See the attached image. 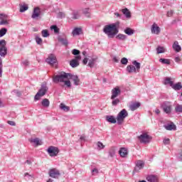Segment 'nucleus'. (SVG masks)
Instances as JSON below:
<instances>
[{"instance_id": "obj_1", "label": "nucleus", "mask_w": 182, "mask_h": 182, "mask_svg": "<svg viewBox=\"0 0 182 182\" xmlns=\"http://www.w3.org/2000/svg\"><path fill=\"white\" fill-rule=\"evenodd\" d=\"M120 22H116L109 25H107L103 28V32L107 35L108 38H114L119 33V28Z\"/></svg>"}, {"instance_id": "obj_2", "label": "nucleus", "mask_w": 182, "mask_h": 182, "mask_svg": "<svg viewBox=\"0 0 182 182\" xmlns=\"http://www.w3.org/2000/svg\"><path fill=\"white\" fill-rule=\"evenodd\" d=\"M70 76V73L61 72L60 74L56 75L53 77V82L54 83H64L65 80H69Z\"/></svg>"}, {"instance_id": "obj_3", "label": "nucleus", "mask_w": 182, "mask_h": 182, "mask_svg": "<svg viewBox=\"0 0 182 182\" xmlns=\"http://www.w3.org/2000/svg\"><path fill=\"white\" fill-rule=\"evenodd\" d=\"M48 90H49V88L46 85V83H43L41 85V87L38 92L36 93V95L34 97V100H39L42 97L45 96L46 93L48 92Z\"/></svg>"}, {"instance_id": "obj_4", "label": "nucleus", "mask_w": 182, "mask_h": 182, "mask_svg": "<svg viewBox=\"0 0 182 182\" xmlns=\"http://www.w3.org/2000/svg\"><path fill=\"white\" fill-rule=\"evenodd\" d=\"M127 116H129V113L127 112V110H126V109H123L122 110H121L117 116V124H119V126L123 124L124 119H126V117H127Z\"/></svg>"}, {"instance_id": "obj_5", "label": "nucleus", "mask_w": 182, "mask_h": 182, "mask_svg": "<svg viewBox=\"0 0 182 182\" xmlns=\"http://www.w3.org/2000/svg\"><path fill=\"white\" fill-rule=\"evenodd\" d=\"M8 54V48H6V41L0 40V56L5 58Z\"/></svg>"}, {"instance_id": "obj_6", "label": "nucleus", "mask_w": 182, "mask_h": 182, "mask_svg": "<svg viewBox=\"0 0 182 182\" xmlns=\"http://www.w3.org/2000/svg\"><path fill=\"white\" fill-rule=\"evenodd\" d=\"M161 107L163 109L164 113H166V114H170V113H171L173 106L170 102L165 101L161 105Z\"/></svg>"}, {"instance_id": "obj_7", "label": "nucleus", "mask_w": 182, "mask_h": 182, "mask_svg": "<svg viewBox=\"0 0 182 182\" xmlns=\"http://www.w3.org/2000/svg\"><path fill=\"white\" fill-rule=\"evenodd\" d=\"M138 139L140 143H143L144 144H148L151 141V136H150L147 133H143L140 136H138Z\"/></svg>"}, {"instance_id": "obj_8", "label": "nucleus", "mask_w": 182, "mask_h": 182, "mask_svg": "<svg viewBox=\"0 0 182 182\" xmlns=\"http://www.w3.org/2000/svg\"><path fill=\"white\" fill-rule=\"evenodd\" d=\"M47 153L50 157H56L59 154V149L56 146H50L48 148Z\"/></svg>"}, {"instance_id": "obj_9", "label": "nucleus", "mask_w": 182, "mask_h": 182, "mask_svg": "<svg viewBox=\"0 0 182 182\" xmlns=\"http://www.w3.org/2000/svg\"><path fill=\"white\" fill-rule=\"evenodd\" d=\"M48 176L52 178H59L60 177V171L55 168H51L48 171Z\"/></svg>"}, {"instance_id": "obj_10", "label": "nucleus", "mask_w": 182, "mask_h": 182, "mask_svg": "<svg viewBox=\"0 0 182 182\" xmlns=\"http://www.w3.org/2000/svg\"><path fill=\"white\" fill-rule=\"evenodd\" d=\"M112 95H111V100H114L118 96H120L122 93V90H120V87H115L113 88L111 91Z\"/></svg>"}, {"instance_id": "obj_11", "label": "nucleus", "mask_w": 182, "mask_h": 182, "mask_svg": "<svg viewBox=\"0 0 182 182\" xmlns=\"http://www.w3.org/2000/svg\"><path fill=\"white\" fill-rule=\"evenodd\" d=\"M46 62H47V63H48L49 65H55V63L58 62V60L56 59V55H55V54H50L48 58L46 60Z\"/></svg>"}, {"instance_id": "obj_12", "label": "nucleus", "mask_w": 182, "mask_h": 182, "mask_svg": "<svg viewBox=\"0 0 182 182\" xmlns=\"http://www.w3.org/2000/svg\"><path fill=\"white\" fill-rule=\"evenodd\" d=\"M151 32L154 35H159L160 32H161V29H160L157 23H154L151 27Z\"/></svg>"}, {"instance_id": "obj_13", "label": "nucleus", "mask_w": 182, "mask_h": 182, "mask_svg": "<svg viewBox=\"0 0 182 182\" xmlns=\"http://www.w3.org/2000/svg\"><path fill=\"white\" fill-rule=\"evenodd\" d=\"M39 16H41V9L39 7H36L33 9L31 18L32 19H38Z\"/></svg>"}, {"instance_id": "obj_14", "label": "nucleus", "mask_w": 182, "mask_h": 182, "mask_svg": "<svg viewBox=\"0 0 182 182\" xmlns=\"http://www.w3.org/2000/svg\"><path fill=\"white\" fill-rule=\"evenodd\" d=\"M144 168V161L142 160H138L136 163V166L134 168V171H140L142 168Z\"/></svg>"}, {"instance_id": "obj_15", "label": "nucleus", "mask_w": 182, "mask_h": 182, "mask_svg": "<svg viewBox=\"0 0 182 182\" xmlns=\"http://www.w3.org/2000/svg\"><path fill=\"white\" fill-rule=\"evenodd\" d=\"M68 79H71V80L74 82V85L75 86H79V85H80V79H79V77H77V75H73L70 74Z\"/></svg>"}, {"instance_id": "obj_16", "label": "nucleus", "mask_w": 182, "mask_h": 182, "mask_svg": "<svg viewBox=\"0 0 182 182\" xmlns=\"http://www.w3.org/2000/svg\"><path fill=\"white\" fill-rule=\"evenodd\" d=\"M119 154L121 157L126 159L129 154V151L127 150V148H120L119 151Z\"/></svg>"}, {"instance_id": "obj_17", "label": "nucleus", "mask_w": 182, "mask_h": 182, "mask_svg": "<svg viewBox=\"0 0 182 182\" xmlns=\"http://www.w3.org/2000/svg\"><path fill=\"white\" fill-rule=\"evenodd\" d=\"M83 33V30L82 28H75L72 31V35L73 36H79V35H82Z\"/></svg>"}, {"instance_id": "obj_18", "label": "nucleus", "mask_w": 182, "mask_h": 182, "mask_svg": "<svg viewBox=\"0 0 182 182\" xmlns=\"http://www.w3.org/2000/svg\"><path fill=\"white\" fill-rule=\"evenodd\" d=\"M146 180L148 182H159V177L155 175H148L146 176Z\"/></svg>"}, {"instance_id": "obj_19", "label": "nucleus", "mask_w": 182, "mask_h": 182, "mask_svg": "<svg viewBox=\"0 0 182 182\" xmlns=\"http://www.w3.org/2000/svg\"><path fill=\"white\" fill-rule=\"evenodd\" d=\"M140 106V102H134L129 105V108L132 112H134V110H137Z\"/></svg>"}, {"instance_id": "obj_20", "label": "nucleus", "mask_w": 182, "mask_h": 182, "mask_svg": "<svg viewBox=\"0 0 182 182\" xmlns=\"http://www.w3.org/2000/svg\"><path fill=\"white\" fill-rule=\"evenodd\" d=\"M164 127L166 130H177V127L173 123L166 124Z\"/></svg>"}, {"instance_id": "obj_21", "label": "nucleus", "mask_w": 182, "mask_h": 182, "mask_svg": "<svg viewBox=\"0 0 182 182\" xmlns=\"http://www.w3.org/2000/svg\"><path fill=\"white\" fill-rule=\"evenodd\" d=\"M106 120L107 122H108V123H112V124L117 123V120L113 115L106 116Z\"/></svg>"}, {"instance_id": "obj_22", "label": "nucleus", "mask_w": 182, "mask_h": 182, "mask_svg": "<svg viewBox=\"0 0 182 182\" xmlns=\"http://www.w3.org/2000/svg\"><path fill=\"white\" fill-rule=\"evenodd\" d=\"M58 42L62 43L64 46H68L69 45V41H68L67 38L58 36Z\"/></svg>"}, {"instance_id": "obj_23", "label": "nucleus", "mask_w": 182, "mask_h": 182, "mask_svg": "<svg viewBox=\"0 0 182 182\" xmlns=\"http://www.w3.org/2000/svg\"><path fill=\"white\" fill-rule=\"evenodd\" d=\"M172 48L175 52H181V46L178 45V41L173 42Z\"/></svg>"}, {"instance_id": "obj_24", "label": "nucleus", "mask_w": 182, "mask_h": 182, "mask_svg": "<svg viewBox=\"0 0 182 182\" xmlns=\"http://www.w3.org/2000/svg\"><path fill=\"white\" fill-rule=\"evenodd\" d=\"M124 33H126V35H128V36H132V35L134 34V30L127 27V28H125L124 30Z\"/></svg>"}, {"instance_id": "obj_25", "label": "nucleus", "mask_w": 182, "mask_h": 182, "mask_svg": "<svg viewBox=\"0 0 182 182\" xmlns=\"http://www.w3.org/2000/svg\"><path fill=\"white\" fill-rule=\"evenodd\" d=\"M122 14H124L128 19H130L132 18V13H130V11H129L128 9H122Z\"/></svg>"}, {"instance_id": "obj_26", "label": "nucleus", "mask_w": 182, "mask_h": 182, "mask_svg": "<svg viewBox=\"0 0 182 182\" xmlns=\"http://www.w3.org/2000/svg\"><path fill=\"white\" fill-rule=\"evenodd\" d=\"M127 70L128 73H136V72H137L136 70V67L134 65H128L127 67Z\"/></svg>"}, {"instance_id": "obj_27", "label": "nucleus", "mask_w": 182, "mask_h": 182, "mask_svg": "<svg viewBox=\"0 0 182 182\" xmlns=\"http://www.w3.org/2000/svg\"><path fill=\"white\" fill-rule=\"evenodd\" d=\"M41 105L43 107H49L50 102H49V100L48 98H46L41 101Z\"/></svg>"}, {"instance_id": "obj_28", "label": "nucleus", "mask_w": 182, "mask_h": 182, "mask_svg": "<svg viewBox=\"0 0 182 182\" xmlns=\"http://www.w3.org/2000/svg\"><path fill=\"white\" fill-rule=\"evenodd\" d=\"M79 65H80L79 61L75 59H73L70 61V66H71V68H77Z\"/></svg>"}, {"instance_id": "obj_29", "label": "nucleus", "mask_w": 182, "mask_h": 182, "mask_svg": "<svg viewBox=\"0 0 182 182\" xmlns=\"http://www.w3.org/2000/svg\"><path fill=\"white\" fill-rule=\"evenodd\" d=\"M171 87L173 89V90H180L182 89L181 82H178L175 85L173 84Z\"/></svg>"}, {"instance_id": "obj_30", "label": "nucleus", "mask_w": 182, "mask_h": 182, "mask_svg": "<svg viewBox=\"0 0 182 182\" xmlns=\"http://www.w3.org/2000/svg\"><path fill=\"white\" fill-rule=\"evenodd\" d=\"M116 39H118L119 41H126L127 39V36L122 33H119L116 36Z\"/></svg>"}, {"instance_id": "obj_31", "label": "nucleus", "mask_w": 182, "mask_h": 182, "mask_svg": "<svg viewBox=\"0 0 182 182\" xmlns=\"http://www.w3.org/2000/svg\"><path fill=\"white\" fill-rule=\"evenodd\" d=\"M96 60H97V58H95L89 60V62H88L89 68H93L95 66V63H96Z\"/></svg>"}, {"instance_id": "obj_32", "label": "nucleus", "mask_w": 182, "mask_h": 182, "mask_svg": "<svg viewBox=\"0 0 182 182\" xmlns=\"http://www.w3.org/2000/svg\"><path fill=\"white\" fill-rule=\"evenodd\" d=\"M132 64L134 65V66H135L136 71L140 72V68H141L140 63L137 62L136 60H134L132 62Z\"/></svg>"}, {"instance_id": "obj_33", "label": "nucleus", "mask_w": 182, "mask_h": 182, "mask_svg": "<svg viewBox=\"0 0 182 182\" xmlns=\"http://www.w3.org/2000/svg\"><path fill=\"white\" fill-rule=\"evenodd\" d=\"M31 143H34L36 146H41L42 144L41 143V140H39V138H35V139H30Z\"/></svg>"}, {"instance_id": "obj_34", "label": "nucleus", "mask_w": 182, "mask_h": 182, "mask_svg": "<svg viewBox=\"0 0 182 182\" xmlns=\"http://www.w3.org/2000/svg\"><path fill=\"white\" fill-rule=\"evenodd\" d=\"M108 154L109 157H114V156H116V149H114V147L110 148Z\"/></svg>"}, {"instance_id": "obj_35", "label": "nucleus", "mask_w": 182, "mask_h": 182, "mask_svg": "<svg viewBox=\"0 0 182 182\" xmlns=\"http://www.w3.org/2000/svg\"><path fill=\"white\" fill-rule=\"evenodd\" d=\"M82 14L87 16V18H90V9L85 8L82 10Z\"/></svg>"}, {"instance_id": "obj_36", "label": "nucleus", "mask_w": 182, "mask_h": 182, "mask_svg": "<svg viewBox=\"0 0 182 182\" xmlns=\"http://www.w3.org/2000/svg\"><path fill=\"white\" fill-rule=\"evenodd\" d=\"M174 82L171 81V77H166L164 80V85H169L171 87L173 86Z\"/></svg>"}, {"instance_id": "obj_37", "label": "nucleus", "mask_w": 182, "mask_h": 182, "mask_svg": "<svg viewBox=\"0 0 182 182\" xmlns=\"http://www.w3.org/2000/svg\"><path fill=\"white\" fill-rule=\"evenodd\" d=\"M60 109L64 112H69L70 110V108L68 106L65 105L63 103L60 105Z\"/></svg>"}, {"instance_id": "obj_38", "label": "nucleus", "mask_w": 182, "mask_h": 182, "mask_svg": "<svg viewBox=\"0 0 182 182\" xmlns=\"http://www.w3.org/2000/svg\"><path fill=\"white\" fill-rule=\"evenodd\" d=\"M73 19H79V11H73L71 14Z\"/></svg>"}, {"instance_id": "obj_39", "label": "nucleus", "mask_w": 182, "mask_h": 182, "mask_svg": "<svg viewBox=\"0 0 182 182\" xmlns=\"http://www.w3.org/2000/svg\"><path fill=\"white\" fill-rule=\"evenodd\" d=\"M176 113H182V105L178 104L175 107Z\"/></svg>"}, {"instance_id": "obj_40", "label": "nucleus", "mask_w": 182, "mask_h": 182, "mask_svg": "<svg viewBox=\"0 0 182 182\" xmlns=\"http://www.w3.org/2000/svg\"><path fill=\"white\" fill-rule=\"evenodd\" d=\"M159 62L162 63L163 65H170V60L166 59V58H160Z\"/></svg>"}, {"instance_id": "obj_41", "label": "nucleus", "mask_w": 182, "mask_h": 182, "mask_svg": "<svg viewBox=\"0 0 182 182\" xmlns=\"http://www.w3.org/2000/svg\"><path fill=\"white\" fill-rule=\"evenodd\" d=\"M6 32H8V29L3 28L0 30V38H2V36H4V35H6Z\"/></svg>"}, {"instance_id": "obj_42", "label": "nucleus", "mask_w": 182, "mask_h": 182, "mask_svg": "<svg viewBox=\"0 0 182 182\" xmlns=\"http://www.w3.org/2000/svg\"><path fill=\"white\" fill-rule=\"evenodd\" d=\"M41 35L43 36V38H48V36H49V31H48V30H43L41 31Z\"/></svg>"}, {"instance_id": "obj_43", "label": "nucleus", "mask_w": 182, "mask_h": 182, "mask_svg": "<svg viewBox=\"0 0 182 182\" xmlns=\"http://www.w3.org/2000/svg\"><path fill=\"white\" fill-rule=\"evenodd\" d=\"M35 41L37 45H42V38H41L39 36H36Z\"/></svg>"}, {"instance_id": "obj_44", "label": "nucleus", "mask_w": 182, "mask_h": 182, "mask_svg": "<svg viewBox=\"0 0 182 182\" xmlns=\"http://www.w3.org/2000/svg\"><path fill=\"white\" fill-rule=\"evenodd\" d=\"M97 150H103V149H105V145H103V143H102L101 141H98L97 143Z\"/></svg>"}, {"instance_id": "obj_45", "label": "nucleus", "mask_w": 182, "mask_h": 182, "mask_svg": "<svg viewBox=\"0 0 182 182\" xmlns=\"http://www.w3.org/2000/svg\"><path fill=\"white\" fill-rule=\"evenodd\" d=\"M120 103V100H119L118 98H114V100H112V105L113 106H117Z\"/></svg>"}, {"instance_id": "obj_46", "label": "nucleus", "mask_w": 182, "mask_h": 182, "mask_svg": "<svg viewBox=\"0 0 182 182\" xmlns=\"http://www.w3.org/2000/svg\"><path fill=\"white\" fill-rule=\"evenodd\" d=\"M156 52L158 54L164 53V47L159 46L156 48Z\"/></svg>"}, {"instance_id": "obj_47", "label": "nucleus", "mask_w": 182, "mask_h": 182, "mask_svg": "<svg viewBox=\"0 0 182 182\" xmlns=\"http://www.w3.org/2000/svg\"><path fill=\"white\" fill-rule=\"evenodd\" d=\"M51 31H54L55 33H59V28L57 26H51Z\"/></svg>"}, {"instance_id": "obj_48", "label": "nucleus", "mask_w": 182, "mask_h": 182, "mask_svg": "<svg viewBox=\"0 0 182 182\" xmlns=\"http://www.w3.org/2000/svg\"><path fill=\"white\" fill-rule=\"evenodd\" d=\"M28 6L23 5L20 6V12L21 13L25 12V11H28Z\"/></svg>"}, {"instance_id": "obj_49", "label": "nucleus", "mask_w": 182, "mask_h": 182, "mask_svg": "<svg viewBox=\"0 0 182 182\" xmlns=\"http://www.w3.org/2000/svg\"><path fill=\"white\" fill-rule=\"evenodd\" d=\"M24 177L27 180H31V178H32L33 177V175H31V174H29V173L26 172L24 173Z\"/></svg>"}, {"instance_id": "obj_50", "label": "nucleus", "mask_w": 182, "mask_h": 182, "mask_svg": "<svg viewBox=\"0 0 182 182\" xmlns=\"http://www.w3.org/2000/svg\"><path fill=\"white\" fill-rule=\"evenodd\" d=\"M4 67L3 64H2V58L0 57V77H2V68Z\"/></svg>"}, {"instance_id": "obj_51", "label": "nucleus", "mask_w": 182, "mask_h": 182, "mask_svg": "<svg viewBox=\"0 0 182 182\" xmlns=\"http://www.w3.org/2000/svg\"><path fill=\"white\" fill-rule=\"evenodd\" d=\"M121 63L122 65H127V63H129V60H127L126 58H122L121 60Z\"/></svg>"}, {"instance_id": "obj_52", "label": "nucleus", "mask_w": 182, "mask_h": 182, "mask_svg": "<svg viewBox=\"0 0 182 182\" xmlns=\"http://www.w3.org/2000/svg\"><path fill=\"white\" fill-rule=\"evenodd\" d=\"M8 18V16L6 14H0V20L1 21H4L5 19Z\"/></svg>"}, {"instance_id": "obj_53", "label": "nucleus", "mask_w": 182, "mask_h": 182, "mask_svg": "<svg viewBox=\"0 0 182 182\" xmlns=\"http://www.w3.org/2000/svg\"><path fill=\"white\" fill-rule=\"evenodd\" d=\"M72 53L73 55H80V51L77 49H73L72 50Z\"/></svg>"}, {"instance_id": "obj_54", "label": "nucleus", "mask_w": 182, "mask_h": 182, "mask_svg": "<svg viewBox=\"0 0 182 182\" xmlns=\"http://www.w3.org/2000/svg\"><path fill=\"white\" fill-rule=\"evenodd\" d=\"M57 17L60 19H62V18H65V13L63 12H59L57 15Z\"/></svg>"}, {"instance_id": "obj_55", "label": "nucleus", "mask_w": 182, "mask_h": 182, "mask_svg": "<svg viewBox=\"0 0 182 182\" xmlns=\"http://www.w3.org/2000/svg\"><path fill=\"white\" fill-rule=\"evenodd\" d=\"M64 85H65V86H67L68 87H70L72 86L70 81L68 80H65L64 81Z\"/></svg>"}, {"instance_id": "obj_56", "label": "nucleus", "mask_w": 182, "mask_h": 182, "mask_svg": "<svg viewBox=\"0 0 182 182\" xmlns=\"http://www.w3.org/2000/svg\"><path fill=\"white\" fill-rule=\"evenodd\" d=\"M164 144H170V139H165L163 141Z\"/></svg>"}, {"instance_id": "obj_57", "label": "nucleus", "mask_w": 182, "mask_h": 182, "mask_svg": "<svg viewBox=\"0 0 182 182\" xmlns=\"http://www.w3.org/2000/svg\"><path fill=\"white\" fill-rule=\"evenodd\" d=\"M173 14H174V11L171 10V11L167 12L166 15H167L168 17H170V16H173Z\"/></svg>"}, {"instance_id": "obj_58", "label": "nucleus", "mask_w": 182, "mask_h": 182, "mask_svg": "<svg viewBox=\"0 0 182 182\" xmlns=\"http://www.w3.org/2000/svg\"><path fill=\"white\" fill-rule=\"evenodd\" d=\"M7 123L10 126H16V123H15V122H14V121H8Z\"/></svg>"}, {"instance_id": "obj_59", "label": "nucleus", "mask_w": 182, "mask_h": 182, "mask_svg": "<svg viewBox=\"0 0 182 182\" xmlns=\"http://www.w3.org/2000/svg\"><path fill=\"white\" fill-rule=\"evenodd\" d=\"M6 24H8V21H6V19H5V20H1V21H0V25H6Z\"/></svg>"}, {"instance_id": "obj_60", "label": "nucleus", "mask_w": 182, "mask_h": 182, "mask_svg": "<svg viewBox=\"0 0 182 182\" xmlns=\"http://www.w3.org/2000/svg\"><path fill=\"white\" fill-rule=\"evenodd\" d=\"M87 60H88L87 57H85V58L83 59V60H82L83 65H87Z\"/></svg>"}, {"instance_id": "obj_61", "label": "nucleus", "mask_w": 182, "mask_h": 182, "mask_svg": "<svg viewBox=\"0 0 182 182\" xmlns=\"http://www.w3.org/2000/svg\"><path fill=\"white\" fill-rule=\"evenodd\" d=\"M82 59V56L80 55H77L74 60H76L77 62Z\"/></svg>"}, {"instance_id": "obj_62", "label": "nucleus", "mask_w": 182, "mask_h": 182, "mask_svg": "<svg viewBox=\"0 0 182 182\" xmlns=\"http://www.w3.org/2000/svg\"><path fill=\"white\" fill-rule=\"evenodd\" d=\"M92 173H95L96 174L99 173V170L96 168L92 170Z\"/></svg>"}, {"instance_id": "obj_63", "label": "nucleus", "mask_w": 182, "mask_h": 182, "mask_svg": "<svg viewBox=\"0 0 182 182\" xmlns=\"http://www.w3.org/2000/svg\"><path fill=\"white\" fill-rule=\"evenodd\" d=\"M23 65H24L25 66H28L29 65V61L26 60L23 61Z\"/></svg>"}, {"instance_id": "obj_64", "label": "nucleus", "mask_w": 182, "mask_h": 182, "mask_svg": "<svg viewBox=\"0 0 182 182\" xmlns=\"http://www.w3.org/2000/svg\"><path fill=\"white\" fill-rule=\"evenodd\" d=\"M181 59H180L179 57H176L175 58V62H176L177 63L181 62Z\"/></svg>"}]
</instances>
